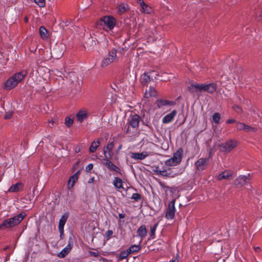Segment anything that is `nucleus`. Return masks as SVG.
I'll return each mask as SVG.
<instances>
[{
	"label": "nucleus",
	"mask_w": 262,
	"mask_h": 262,
	"mask_svg": "<svg viewBox=\"0 0 262 262\" xmlns=\"http://www.w3.org/2000/svg\"><path fill=\"white\" fill-rule=\"evenodd\" d=\"M27 75L25 70L18 72L9 78L4 84V89L6 90H10L14 89Z\"/></svg>",
	"instance_id": "nucleus-1"
},
{
	"label": "nucleus",
	"mask_w": 262,
	"mask_h": 262,
	"mask_svg": "<svg viewBox=\"0 0 262 262\" xmlns=\"http://www.w3.org/2000/svg\"><path fill=\"white\" fill-rule=\"evenodd\" d=\"M26 215L27 214L25 212H21L12 217L5 220L0 225V229L4 230L16 226L23 220Z\"/></svg>",
	"instance_id": "nucleus-2"
},
{
	"label": "nucleus",
	"mask_w": 262,
	"mask_h": 262,
	"mask_svg": "<svg viewBox=\"0 0 262 262\" xmlns=\"http://www.w3.org/2000/svg\"><path fill=\"white\" fill-rule=\"evenodd\" d=\"M184 169L180 167H170L167 169L159 171V174L163 177L174 178L181 174L184 172Z\"/></svg>",
	"instance_id": "nucleus-3"
},
{
	"label": "nucleus",
	"mask_w": 262,
	"mask_h": 262,
	"mask_svg": "<svg viewBox=\"0 0 262 262\" xmlns=\"http://www.w3.org/2000/svg\"><path fill=\"white\" fill-rule=\"evenodd\" d=\"M237 146V142L233 140H229L226 142L222 143L220 145V150L222 152L229 153L231 151Z\"/></svg>",
	"instance_id": "nucleus-4"
},
{
	"label": "nucleus",
	"mask_w": 262,
	"mask_h": 262,
	"mask_svg": "<svg viewBox=\"0 0 262 262\" xmlns=\"http://www.w3.org/2000/svg\"><path fill=\"white\" fill-rule=\"evenodd\" d=\"M116 53L117 51L115 49L109 51L108 54L102 59L101 66L102 68H104L113 62L116 58Z\"/></svg>",
	"instance_id": "nucleus-5"
},
{
	"label": "nucleus",
	"mask_w": 262,
	"mask_h": 262,
	"mask_svg": "<svg viewBox=\"0 0 262 262\" xmlns=\"http://www.w3.org/2000/svg\"><path fill=\"white\" fill-rule=\"evenodd\" d=\"M175 202L174 199L172 200L168 204V207L166 208L165 211V218L167 220H172L174 219L176 213L175 208Z\"/></svg>",
	"instance_id": "nucleus-6"
},
{
	"label": "nucleus",
	"mask_w": 262,
	"mask_h": 262,
	"mask_svg": "<svg viewBox=\"0 0 262 262\" xmlns=\"http://www.w3.org/2000/svg\"><path fill=\"white\" fill-rule=\"evenodd\" d=\"M101 23L102 25L106 27L109 30H112L115 27L116 20L113 17L106 16L101 19Z\"/></svg>",
	"instance_id": "nucleus-7"
},
{
	"label": "nucleus",
	"mask_w": 262,
	"mask_h": 262,
	"mask_svg": "<svg viewBox=\"0 0 262 262\" xmlns=\"http://www.w3.org/2000/svg\"><path fill=\"white\" fill-rule=\"evenodd\" d=\"M140 117L137 114H135L129 117L128 119V126L126 129V132H129V126H130L133 128H136L138 127L140 122Z\"/></svg>",
	"instance_id": "nucleus-8"
},
{
	"label": "nucleus",
	"mask_w": 262,
	"mask_h": 262,
	"mask_svg": "<svg viewBox=\"0 0 262 262\" xmlns=\"http://www.w3.org/2000/svg\"><path fill=\"white\" fill-rule=\"evenodd\" d=\"M209 159L207 158H201L195 162L194 165L199 171H203L205 169L208 164Z\"/></svg>",
	"instance_id": "nucleus-9"
},
{
	"label": "nucleus",
	"mask_w": 262,
	"mask_h": 262,
	"mask_svg": "<svg viewBox=\"0 0 262 262\" xmlns=\"http://www.w3.org/2000/svg\"><path fill=\"white\" fill-rule=\"evenodd\" d=\"M114 144L113 142H108L107 145L103 149V153L105 158L112 159L113 157L112 150Z\"/></svg>",
	"instance_id": "nucleus-10"
},
{
	"label": "nucleus",
	"mask_w": 262,
	"mask_h": 262,
	"mask_svg": "<svg viewBox=\"0 0 262 262\" xmlns=\"http://www.w3.org/2000/svg\"><path fill=\"white\" fill-rule=\"evenodd\" d=\"M138 3L140 4L141 8V12L146 13L150 14L153 12V9L149 5L146 4L143 0H138Z\"/></svg>",
	"instance_id": "nucleus-11"
},
{
	"label": "nucleus",
	"mask_w": 262,
	"mask_h": 262,
	"mask_svg": "<svg viewBox=\"0 0 262 262\" xmlns=\"http://www.w3.org/2000/svg\"><path fill=\"white\" fill-rule=\"evenodd\" d=\"M187 90L191 93L203 92V84L192 83L188 86Z\"/></svg>",
	"instance_id": "nucleus-12"
},
{
	"label": "nucleus",
	"mask_w": 262,
	"mask_h": 262,
	"mask_svg": "<svg viewBox=\"0 0 262 262\" xmlns=\"http://www.w3.org/2000/svg\"><path fill=\"white\" fill-rule=\"evenodd\" d=\"M156 104L159 108H163L165 106H173L176 103L172 101H168L164 99H158L156 102Z\"/></svg>",
	"instance_id": "nucleus-13"
},
{
	"label": "nucleus",
	"mask_w": 262,
	"mask_h": 262,
	"mask_svg": "<svg viewBox=\"0 0 262 262\" xmlns=\"http://www.w3.org/2000/svg\"><path fill=\"white\" fill-rule=\"evenodd\" d=\"M149 155H150V152L148 151H143L140 153L133 152L131 154L130 157L135 160H143Z\"/></svg>",
	"instance_id": "nucleus-14"
},
{
	"label": "nucleus",
	"mask_w": 262,
	"mask_h": 262,
	"mask_svg": "<svg viewBox=\"0 0 262 262\" xmlns=\"http://www.w3.org/2000/svg\"><path fill=\"white\" fill-rule=\"evenodd\" d=\"M68 217V213H65L64 214H63L62 215V216L61 217V218L59 220V224H58V229H59V231L60 233V235H61L63 233L64 226L67 222Z\"/></svg>",
	"instance_id": "nucleus-15"
},
{
	"label": "nucleus",
	"mask_w": 262,
	"mask_h": 262,
	"mask_svg": "<svg viewBox=\"0 0 262 262\" xmlns=\"http://www.w3.org/2000/svg\"><path fill=\"white\" fill-rule=\"evenodd\" d=\"M249 183V178L246 176H240L236 179L234 184L236 186H242Z\"/></svg>",
	"instance_id": "nucleus-16"
},
{
	"label": "nucleus",
	"mask_w": 262,
	"mask_h": 262,
	"mask_svg": "<svg viewBox=\"0 0 262 262\" xmlns=\"http://www.w3.org/2000/svg\"><path fill=\"white\" fill-rule=\"evenodd\" d=\"M177 114V111L173 110L171 112L165 116L162 119L163 123L167 124L172 122Z\"/></svg>",
	"instance_id": "nucleus-17"
},
{
	"label": "nucleus",
	"mask_w": 262,
	"mask_h": 262,
	"mask_svg": "<svg viewBox=\"0 0 262 262\" xmlns=\"http://www.w3.org/2000/svg\"><path fill=\"white\" fill-rule=\"evenodd\" d=\"M79 173L80 171H77L75 174H74L70 178L67 184L68 189H71L73 187V186L75 185V183L78 180Z\"/></svg>",
	"instance_id": "nucleus-18"
},
{
	"label": "nucleus",
	"mask_w": 262,
	"mask_h": 262,
	"mask_svg": "<svg viewBox=\"0 0 262 262\" xmlns=\"http://www.w3.org/2000/svg\"><path fill=\"white\" fill-rule=\"evenodd\" d=\"M110 159H106L105 158L104 159V161H105V165L106 166L107 168L112 171H116L118 173H120L121 170L120 169L114 165L110 160Z\"/></svg>",
	"instance_id": "nucleus-19"
},
{
	"label": "nucleus",
	"mask_w": 262,
	"mask_h": 262,
	"mask_svg": "<svg viewBox=\"0 0 262 262\" xmlns=\"http://www.w3.org/2000/svg\"><path fill=\"white\" fill-rule=\"evenodd\" d=\"M88 117V112L85 109H81L78 111L76 115V118L78 122H82Z\"/></svg>",
	"instance_id": "nucleus-20"
},
{
	"label": "nucleus",
	"mask_w": 262,
	"mask_h": 262,
	"mask_svg": "<svg viewBox=\"0 0 262 262\" xmlns=\"http://www.w3.org/2000/svg\"><path fill=\"white\" fill-rule=\"evenodd\" d=\"M179 164L181 162L183 157V149L180 147L173 154L172 157Z\"/></svg>",
	"instance_id": "nucleus-21"
},
{
	"label": "nucleus",
	"mask_w": 262,
	"mask_h": 262,
	"mask_svg": "<svg viewBox=\"0 0 262 262\" xmlns=\"http://www.w3.org/2000/svg\"><path fill=\"white\" fill-rule=\"evenodd\" d=\"M216 89V85L214 83L208 84H203V92H206L209 93H213Z\"/></svg>",
	"instance_id": "nucleus-22"
},
{
	"label": "nucleus",
	"mask_w": 262,
	"mask_h": 262,
	"mask_svg": "<svg viewBox=\"0 0 262 262\" xmlns=\"http://www.w3.org/2000/svg\"><path fill=\"white\" fill-rule=\"evenodd\" d=\"M24 184L21 182H18L12 185L8 190L9 192H17L23 189Z\"/></svg>",
	"instance_id": "nucleus-23"
},
{
	"label": "nucleus",
	"mask_w": 262,
	"mask_h": 262,
	"mask_svg": "<svg viewBox=\"0 0 262 262\" xmlns=\"http://www.w3.org/2000/svg\"><path fill=\"white\" fill-rule=\"evenodd\" d=\"M146 34L148 36L147 39H148L149 41H154L158 39L157 32L156 29L151 32H149L148 30H146Z\"/></svg>",
	"instance_id": "nucleus-24"
},
{
	"label": "nucleus",
	"mask_w": 262,
	"mask_h": 262,
	"mask_svg": "<svg viewBox=\"0 0 262 262\" xmlns=\"http://www.w3.org/2000/svg\"><path fill=\"white\" fill-rule=\"evenodd\" d=\"M137 233L138 236L141 237H145L147 235L146 226L144 225L141 226L137 230Z\"/></svg>",
	"instance_id": "nucleus-25"
},
{
	"label": "nucleus",
	"mask_w": 262,
	"mask_h": 262,
	"mask_svg": "<svg viewBox=\"0 0 262 262\" xmlns=\"http://www.w3.org/2000/svg\"><path fill=\"white\" fill-rule=\"evenodd\" d=\"M231 176V173L228 171H224L216 176V179L219 180L222 179H228Z\"/></svg>",
	"instance_id": "nucleus-26"
},
{
	"label": "nucleus",
	"mask_w": 262,
	"mask_h": 262,
	"mask_svg": "<svg viewBox=\"0 0 262 262\" xmlns=\"http://www.w3.org/2000/svg\"><path fill=\"white\" fill-rule=\"evenodd\" d=\"M145 96L146 98H148L149 97H155L157 96V92L154 88L149 87V90L148 91H146Z\"/></svg>",
	"instance_id": "nucleus-27"
},
{
	"label": "nucleus",
	"mask_w": 262,
	"mask_h": 262,
	"mask_svg": "<svg viewBox=\"0 0 262 262\" xmlns=\"http://www.w3.org/2000/svg\"><path fill=\"white\" fill-rule=\"evenodd\" d=\"M114 186L117 189L123 188L122 180L118 177H115L113 181Z\"/></svg>",
	"instance_id": "nucleus-28"
},
{
	"label": "nucleus",
	"mask_w": 262,
	"mask_h": 262,
	"mask_svg": "<svg viewBox=\"0 0 262 262\" xmlns=\"http://www.w3.org/2000/svg\"><path fill=\"white\" fill-rule=\"evenodd\" d=\"M165 164L168 167H174L179 164L172 157L167 159L165 161Z\"/></svg>",
	"instance_id": "nucleus-29"
},
{
	"label": "nucleus",
	"mask_w": 262,
	"mask_h": 262,
	"mask_svg": "<svg viewBox=\"0 0 262 262\" xmlns=\"http://www.w3.org/2000/svg\"><path fill=\"white\" fill-rule=\"evenodd\" d=\"M100 143L99 140H98L97 141H93L91 143V146L89 148V151L92 153L94 152L98 148V147L100 145Z\"/></svg>",
	"instance_id": "nucleus-30"
},
{
	"label": "nucleus",
	"mask_w": 262,
	"mask_h": 262,
	"mask_svg": "<svg viewBox=\"0 0 262 262\" xmlns=\"http://www.w3.org/2000/svg\"><path fill=\"white\" fill-rule=\"evenodd\" d=\"M141 249V246L137 245H133L131 246L129 248L127 249L129 254L137 252Z\"/></svg>",
	"instance_id": "nucleus-31"
},
{
	"label": "nucleus",
	"mask_w": 262,
	"mask_h": 262,
	"mask_svg": "<svg viewBox=\"0 0 262 262\" xmlns=\"http://www.w3.org/2000/svg\"><path fill=\"white\" fill-rule=\"evenodd\" d=\"M39 34H40V35L41 36V37L45 39H46L48 37V31L47 30V29L43 27H40L39 28Z\"/></svg>",
	"instance_id": "nucleus-32"
},
{
	"label": "nucleus",
	"mask_w": 262,
	"mask_h": 262,
	"mask_svg": "<svg viewBox=\"0 0 262 262\" xmlns=\"http://www.w3.org/2000/svg\"><path fill=\"white\" fill-rule=\"evenodd\" d=\"M71 248H68V246L65 247L58 254V257L60 258L64 257L67 255L70 252Z\"/></svg>",
	"instance_id": "nucleus-33"
},
{
	"label": "nucleus",
	"mask_w": 262,
	"mask_h": 262,
	"mask_svg": "<svg viewBox=\"0 0 262 262\" xmlns=\"http://www.w3.org/2000/svg\"><path fill=\"white\" fill-rule=\"evenodd\" d=\"M149 80L150 77L146 73H144L142 75L140 78L141 82L144 84H146L148 81H149Z\"/></svg>",
	"instance_id": "nucleus-34"
},
{
	"label": "nucleus",
	"mask_w": 262,
	"mask_h": 262,
	"mask_svg": "<svg viewBox=\"0 0 262 262\" xmlns=\"http://www.w3.org/2000/svg\"><path fill=\"white\" fill-rule=\"evenodd\" d=\"M56 52H57V49L56 48L53 49L51 52L52 57L54 58L59 59L62 56V52L61 51H59V54L58 55H56Z\"/></svg>",
	"instance_id": "nucleus-35"
},
{
	"label": "nucleus",
	"mask_w": 262,
	"mask_h": 262,
	"mask_svg": "<svg viewBox=\"0 0 262 262\" xmlns=\"http://www.w3.org/2000/svg\"><path fill=\"white\" fill-rule=\"evenodd\" d=\"M65 125L68 127H71L73 123V118L71 117H67L65 118Z\"/></svg>",
	"instance_id": "nucleus-36"
},
{
	"label": "nucleus",
	"mask_w": 262,
	"mask_h": 262,
	"mask_svg": "<svg viewBox=\"0 0 262 262\" xmlns=\"http://www.w3.org/2000/svg\"><path fill=\"white\" fill-rule=\"evenodd\" d=\"M221 115L219 113H215L212 116V120L214 123L216 124L219 123Z\"/></svg>",
	"instance_id": "nucleus-37"
},
{
	"label": "nucleus",
	"mask_w": 262,
	"mask_h": 262,
	"mask_svg": "<svg viewBox=\"0 0 262 262\" xmlns=\"http://www.w3.org/2000/svg\"><path fill=\"white\" fill-rule=\"evenodd\" d=\"M129 254H130L127 250L126 251H122L120 253L119 259L120 260H123L126 258Z\"/></svg>",
	"instance_id": "nucleus-38"
},
{
	"label": "nucleus",
	"mask_w": 262,
	"mask_h": 262,
	"mask_svg": "<svg viewBox=\"0 0 262 262\" xmlns=\"http://www.w3.org/2000/svg\"><path fill=\"white\" fill-rule=\"evenodd\" d=\"M243 130L247 132H255L256 131V128L245 124V126H244Z\"/></svg>",
	"instance_id": "nucleus-39"
},
{
	"label": "nucleus",
	"mask_w": 262,
	"mask_h": 262,
	"mask_svg": "<svg viewBox=\"0 0 262 262\" xmlns=\"http://www.w3.org/2000/svg\"><path fill=\"white\" fill-rule=\"evenodd\" d=\"M126 6L122 4L118 7V11L120 14H121L126 11Z\"/></svg>",
	"instance_id": "nucleus-40"
},
{
	"label": "nucleus",
	"mask_w": 262,
	"mask_h": 262,
	"mask_svg": "<svg viewBox=\"0 0 262 262\" xmlns=\"http://www.w3.org/2000/svg\"><path fill=\"white\" fill-rule=\"evenodd\" d=\"M158 227V224H155L153 227L150 228V235L152 238H154L155 236V232Z\"/></svg>",
	"instance_id": "nucleus-41"
},
{
	"label": "nucleus",
	"mask_w": 262,
	"mask_h": 262,
	"mask_svg": "<svg viewBox=\"0 0 262 262\" xmlns=\"http://www.w3.org/2000/svg\"><path fill=\"white\" fill-rule=\"evenodd\" d=\"M35 3L39 7H44L46 6V0H34Z\"/></svg>",
	"instance_id": "nucleus-42"
},
{
	"label": "nucleus",
	"mask_w": 262,
	"mask_h": 262,
	"mask_svg": "<svg viewBox=\"0 0 262 262\" xmlns=\"http://www.w3.org/2000/svg\"><path fill=\"white\" fill-rule=\"evenodd\" d=\"M141 195L138 193H134L133 194L131 199L136 201H139L141 199Z\"/></svg>",
	"instance_id": "nucleus-43"
},
{
	"label": "nucleus",
	"mask_w": 262,
	"mask_h": 262,
	"mask_svg": "<svg viewBox=\"0 0 262 262\" xmlns=\"http://www.w3.org/2000/svg\"><path fill=\"white\" fill-rule=\"evenodd\" d=\"M232 108L234 111L238 113H242L243 112L242 108L239 105H234L232 107Z\"/></svg>",
	"instance_id": "nucleus-44"
},
{
	"label": "nucleus",
	"mask_w": 262,
	"mask_h": 262,
	"mask_svg": "<svg viewBox=\"0 0 262 262\" xmlns=\"http://www.w3.org/2000/svg\"><path fill=\"white\" fill-rule=\"evenodd\" d=\"M245 126V123L238 122L236 124V127L238 130H243Z\"/></svg>",
	"instance_id": "nucleus-45"
},
{
	"label": "nucleus",
	"mask_w": 262,
	"mask_h": 262,
	"mask_svg": "<svg viewBox=\"0 0 262 262\" xmlns=\"http://www.w3.org/2000/svg\"><path fill=\"white\" fill-rule=\"evenodd\" d=\"M13 115V113L12 112H7L5 115V119H10Z\"/></svg>",
	"instance_id": "nucleus-46"
},
{
	"label": "nucleus",
	"mask_w": 262,
	"mask_h": 262,
	"mask_svg": "<svg viewBox=\"0 0 262 262\" xmlns=\"http://www.w3.org/2000/svg\"><path fill=\"white\" fill-rule=\"evenodd\" d=\"M93 168V164L92 163L89 164L85 167V171L89 172Z\"/></svg>",
	"instance_id": "nucleus-47"
},
{
	"label": "nucleus",
	"mask_w": 262,
	"mask_h": 262,
	"mask_svg": "<svg viewBox=\"0 0 262 262\" xmlns=\"http://www.w3.org/2000/svg\"><path fill=\"white\" fill-rule=\"evenodd\" d=\"M89 254L91 256L94 257H97L99 255V253L98 252H93V251H89Z\"/></svg>",
	"instance_id": "nucleus-48"
},
{
	"label": "nucleus",
	"mask_w": 262,
	"mask_h": 262,
	"mask_svg": "<svg viewBox=\"0 0 262 262\" xmlns=\"http://www.w3.org/2000/svg\"><path fill=\"white\" fill-rule=\"evenodd\" d=\"M113 234V231L112 230H108L106 232V236L107 239H109Z\"/></svg>",
	"instance_id": "nucleus-49"
},
{
	"label": "nucleus",
	"mask_w": 262,
	"mask_h": 262,
	"mask_svg": "<svg viewBox=\"0 0 262 262\" xmlns=\"http://www.w3.org/2000/svg\"><path fill=\"white\" fill-rule=\"evenodd\" d=\"M235 122H236V120L233 119H230L226 121V123H227V124L233 123H235Z\"/></svg>",
	"instance_id": "nucleus-50"
},
{
	"label": "nucleus",
	"mask_w": 262,
	"mask_h": 262,
	"mask_svg": "<svg viewBox=\"0 0 262 262\" xmlns=\"http://www.w3.org/2000/svg\"><path fill=\"white\" fill-rule=\"evenodd\" d=\"M122 145L121 144H120L119 146V147H118V149H117V150L116 151V154L117 155H118L119 153V151L122 149Z\"/></svg>",
	"instance_id": "nucleus-51"
},
{
	"label": "nucleus",
	"mask_w": 262,
	"mask_h": 262,
	"mask_svg": "<svg viewBox=\"0 0 262 262\" xmlns=\"http://www.w3.org/2000/svg\"><path fill=\"white\" fill-rule=\"evenodd\" d=\"M254 248L256 252H259L260 251V249L259 247H254Z\"/></svg>",
	"instance_id": "nucleus-52"
},
{
	"label": "nucleus",
	"mask_w": 262,
	"mask_h": 262,
	"mask_svg": "<svg viewBox=\"0 0 262 262\" xmlns=\"http://www.w3.org/2000/svg\"><path fill=\"white\" fill-rule=\"evenodd\" d=\"M119 217L120 219H123L125 217V214L124 213H119Z\"/></svg>",
	"instance_id": "nucleus-53"
},
{
	"label": "nucleus",
	"mask_w": 262,
	"mask_h": 262,
	"mask_svg": "<svg viewBox=\"0 0 262 262\" xmlns=\"http://www.w3.org/2000/svg\"><path fill=\"white\" fill-rule=\"evenodd\" d=\"M169 262H178L177 258L171 259Z\"/></svg>",
	"instance_id": "nucleus-54"
},
{
	"label": "nucleus",
	"mask_w": 262,
	"mask_h": 262,
	"mask_svg": "<svg viewBox=\"0 0 262 262\" xmlns=\"http://www.w3.org/2000/svg\"><path fill=\"white\" fill-rule=\"evenodd\" d=\"M75 150H76V152H78L80 151V148H78V149H77V148H76Z\"/></svg>",
	"instance_id": "nucleus-55"
},
{
	"label": "nucleus",
	"mask_w": 262,
	"mask_h": 262,
	"mask_svg": "<svg viewBox=\"0 0 262 262\" xmlns=\"http://www.w3.org/2000/svg\"><path fill=\"white\" fill-rule=\"evenodd\" d=\"M168 189H169L171 192L172 191V188L169 187H166Z\"/></svg>",
	"instance_id": "nucleus-56"
},
{
	"label": "nucleus",
	"mask_w": 262,
	"mask_h": 262,
	"mask_svg": "<svg viewBox=\"0 0 262 262\" xmlns=\"http://www.w3.org/2000/svg\"><path fill=\"white\" fill-rule=\"evenodd\" d=\"M50 123H51L52 124H53L54 123V120H52L51 121H50Z\"/></svg>",
	"instance_id": "nucleus-57"
},
{
	"label": "nucleus",
	"mask_w": 262,
	"mask_h": 262,
	"mask_svg": "<svg viewBox=\"0 0 262 262\" xmlns=\"http://www.w3.org/2000/svg\"><path fill=\"white\" fill-rule=\"evenodd\" d=\"M102 37H103V38H104V40H105V39H106V38H105V35H102Z\"/></svg>",
	"instance_id": "nucleus-58"
},
{
	"label": "nucleus",
	"mask_w": 262,
	"mask_h": 262,
	"mask_svg": "<svg viewBox=\"0 0 262 262\" xmlns=\"http://www.w3.org/2000/svg\"><path fill=\"white\" fill-rule=\"evenodd\" d=\"M260 16L262 17V11H261V12L260 13Z\"/></svg>",
	"instance_id": "nucleus-59"
},
{
	"label": "nucleus",
	"mask_w": 262,
	"mask_h": 262,
	"mask_svg": "<svg viewBox=\"0 0 262 262\" xmlns=\"http://www.w3.org/2000/svg\"><path fill=\"white\" fill-rule=\"evenodd\" d=\"M222 262H225V259H223Z\"/></svg>",
	"instance_id": "nucleus-60"
},
{
	"label": "nucleus",
	"mask_w": 262,
	"mask_h": 262,
	"mask_svg": "<svg viewBox=\"0 0 262 262\" xmlns=\"http://www.w3.org/2000/svg\"><path fill=\"white\" fill-rule=\"evenodd\" d=\"M27 20H28L27 18L25 19L26 21H27Z\"/></svg>",
	"instance_id": "nucleus-61"
}]
</instances>
